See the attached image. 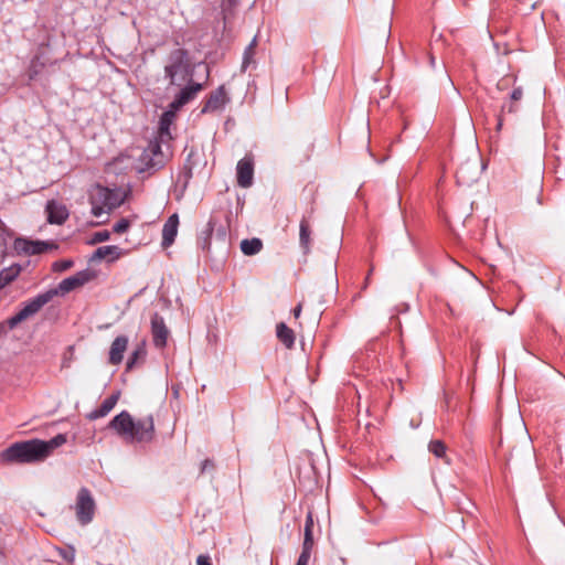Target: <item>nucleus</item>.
<instances>
[{"mask_svg":"<svg viewBox=\"0 0 565 565\" xmlns=\"http://www.w3.org/2000/svg\"><path fill=\"white\" fill-rule=\"evenodd\" d=\"M108 428L130 443L149 444L156 436L152 415L135 420L127 411L117 414L109 422Z\"/></svg>","mask_w":565,"mask_h":565,"instance_id":"obj_1","label":"nucleus"},{"mask_svg":"<svg viewBox=\"0 0 565 565\" xmlns=\"http://www.w3.org/2000/svg\"><path fill=\"white\" fill-rule=\"evenodd\" d=\"M40 439L18 441L0 452V461L4 463H33L43 461Z\"/></svg>","mask_w":565,"mask_h":565,"instance_id":"obj_2","label":"nucleus"},{"mask_svg":"<svg viewBox=\"0 0 565 565\" xmlns=\"http://www.w3.org/2000/svg\"><path fill=\"white\" fill-rule=\"evenodd\" d=\"M89 202L92 205V214L95 217H100L105 213H109L121 204L114 190L97 184L90 194Z\"/></svg>","mask_w":565,"mask_h":565,"instance_id":"obj_3","label":"nucleus"},{"mask_svg":"<svg viewBox=\"0 0 565 565\" xmlns=\"http://www.w3.org/2000/svg\"><path fill=\"white\" fill-rule=\"evenodd\" d=\"M55 297L53 291H44L24 301L22 308L9 318L10 327H18L21 322L36 315L46 303Z\"/></svg>","mask_w":565,"mask_h":565,"instance_id":"obj_4","label":"nucleus"},{"mask_svg":"<svg viewBox=\"0 0 565 565\" xmlns=\"http://www.w3.org/2000/svg\"><path fill=\"white\" fill-rule=\"evenodd\" d=\"M191 64L189 52L185 49H175L168 56V64L164 66V75L170 85H175V78L179 74L188 75Z\"/></svg>","mask_w":565,"mask_h":565,"instance_id":"obj_5","label":"nucleus"},{"mask_svg":"<svg viewBox=\"0 0 565 565\" xmlns=\"http://www.w3.org/2000/svg\"><path fill=\"white\" fill-rule=\"evenodd\" d=\"M95 509L96 504L92 492L85 487L81 488L75 502V512L78 522L82 525L90 523L95 514Z\"/></svg>","mask_w":565,"mask_h":565,"instance_id":"obj_6","label":"nucleus"},{"mask_svg":"<svg viewBox=\"0 0 565 565\" xmlns=\"http://www.w3.org/2000/svg\"><path fill=\"white\" fill-rule=\"evenodd\" d=\"M57 244L46 241H32L25 237H17L13 242V249L18 255H40L51 249H57Z\"/></svg>","mask_w":565,"mask_h":565,"instance_id":"obj_7","label":"nucleus"},{"mask_svg":"<svg viewBox=\"0 0 565 565\" xmlns=\"http://www.w3.org/2000/svg\"><path fill=\"white\" fill-rule=\"evenodd\" d=\"M140 163L143 166L141 171L145 170H158L164 166L166 157L161 150V145L159 141H150L148 147L142 151L140 158Z\"/></svg>","mask_w":565,"mask_h":565,"instance_id":"obj_8","label":"nucleus"},{"mask_svg":"<svg viewBox=\"0 0 565 565\" xmlns=\"http://www.w3.org/2000/svg\"><path fill=\"white\" fill-rule=\"evenodd\" d=\"M95 278L94 271L90 269H84L81 271H77L75 275L67 277L63 279L56 288L49 289L47 291L55 292V296L57 295H65L74 289L84 286L85 284L89 282Z\"/></svg>","mask_w":565,"mask_h":565,"instance_id":"obj_9","label":"nucleus"},{"mask_svg":"<svg viewBox=\"0 0 565 565\" xmlns=\"http://www.w3.org/2000/svg\"><path fill=\"white\" fill-rule=\"evenodd\" d=\"M480 175L479 164L476 160H466L461 162L456 170L457 183L463 186H470Z\"/></svg>","mask_w":565,"mask_h":565,"instance_id":"obj_10","label":"nucleus"},{"mask_svg":"<svg viewBox=\"0 0 565 565\" xmlns=\"http://www.w3.org/2000/svg\"><path fill=\"white\" fill-rule=\"evenodd\" d=\"M227 103H230V97L226 94L225 87L221 85L209 94L201 113L207 114L222 110Z\"/></svg>","mask_w":565,"mask_h":565,"instance_id":"obj_11","label":"nucleus"},{"mask_svg":"<svg viewBox=\"0 0 565 565\" xmlns=\"http://www.w3.org/2000/svg\"><path fill=\"white\" fill-rule=\"evenodd\" d=\"M169 333L163 317L154 312L151 317V334L154 347L163 349L167 345Z\"/></svg>","mask_w":565,"mask_h":565,"instance_id":"obj_12","label":"nucleus"},{"mask_svg":"<svg viewBox=\"0 0 565 565\" xmlns=\"http://www.w3.org/2000/svg\"><path fill=\"white\" fill-rule=\"evenodd\" d=\"M203 89V85L200 83L191 82L185 87H183L180 93L174 97V99L170 104V108L173 110H178L189 102L195 98L196 94Z\"/></svg>","mask_w":565,"mask_h":565,"instance_id":"obj_13","label":"nucleus"},{"mask_svg":"<svg viewBox=\"0 0 565 565\" xmlns=\"http://www.w3.org/2000/svg\"><path fill=\"white\" fill-rule=\"evenodd\" d=\"M237 184L241 188H249L253 184L254 163L252 159L243 158L237 162Z\"/></svg>","mask_w":565,"mask_h":565,"instance_id":"obj_14","label":"nucleus"},{"mask_svg":"<svg viewBox=\"0 0 565 565\" xmlns=\"http://www.w3.org/2000/svg\"><path fill=\"white\" fill-rule=\"evenodd\" d=\"M45 211L47 213V222L50 224H63L68 217V211L65 205L55 201H49L46 203Z\"/></svg>","mask_w":565,"mask_h":565,"instance_id":"obj_15","label":"nucleus"},{"mask_svg":"<svg viewBox=\"0 0 565 565\" xmlns=\"http://www.w3.org/2000/svg\"><path fill=\"white\" fill-rule=\"evenodd\" d=\"M179 226V216L178 214H172L168 217L162 228V247L167 248L174 243L175 236L178 234Z\"/></svg>","mask_w":565,"mask_h":565,"instance_id":"obj_16","label":"nucleus"},{"mask_svg":"<svg viewBox=\"0 0 565 565\" xmlns=\"http://www.w3.org/2000/svg\"><path fill=\"white\" fill-rule=\"evenodd\" d=\"M198 164V152L191 149L186 154L184 163L179 172V181L186 188L191 179L193 178V169Z\"/></svg>","mask_w":565,"mask_h":565,"instance_id":"obj_17","label":"nucleus"},{"mask_svg":"<svg viewBox=\"0 0 565 565\" xmlns=\"http://www.w3.org/2000/svg\"><path fill=\"white\" fill-rule=\"evenodd\" d=\"M120 396V392H115L103 401L100 406L86 415L89 420H96L98 418L107 416L113 408L116 406Z\"/></svg>","mask_w":565,"mask_h":565,"instance_id":"obj_18","label":"nucleus"},{"mask_svg":"<svg viewBox=\"0 0 565 565\" xmlns=\"http://www.w3.org/2000/svg\"><path fill=\"white\" fill-rule=\"evenodd\" d=\"M128 338L126 335H119L115 338L109 350V363L111 365H118L122 362L124 353L128 347Z\"/></svg>","mask_w":565,"mask_h":565,"instance_id":"obj_19","label":"nucleus"},{"mask_svg":"<svg viewBox=\"0 0 565 565\" xmlns=\"http://www.w3.org/2000/svg\"><path fill=\"white\" fill-rule=\"evenodd\" d=\"M311 225L307 216H302L299 224V243L305 254H308L311 247Z\"/></svg>","mask_w":565,"mask_h":565,"instance_id":"obj_20","label":"nucleus"},{"mask_svg":"<svg viewBox=\"0 0 565 565\" xmlns=\"http://www.w3.org/2000/svg\"><path fill=\"white\" fill-rule=\"evenodd\" d=\"M215 225H216L215 218L211 217L209 220V222L206 223L205 228L199 234L196 243H198V246L202 250H207L210 248L211 236H212V234L214 232Z\"/></svg>","mask_w":565,"mask_h":565,"instance_id":"obj_21","label":"nucleus"},{"mask_svg":"<svg viewBox=\"0 0 565 565\" xmlns=\"http://www.w3.org/2000/svg\"><path fill=\"white\" fill-rule=\"evenodd\" d=\"M22 267L19 264H12L11 266L0 270V290L11 284L21 273Z\"/></svg>","mask_w":565,"mask_h":565,"instance_id":"obj_22","label":"nucleus"},{"mask_svg":"<svg viewBox=\"0 0 565 565\" xmlns=\"http://www.w3.org/2000/svg\"><path fill=\"white\" fill-rule=\"evenodd\" d=\"M121 255L120 248L116 245H107L98 247L92 255L90 260H100L107 256H111V259H118Z\"/></svg>","mask_w":565,"mask_h":565,"instance_id":"obj_23","label":"nucleus"},{"mask_svg":"<svg viewBox=\"0 0 565 565\" xmlns=\"http://www.w3.org/2000/svg\"><path fill=\"white\" fill-rule=\"evenodd\" d=\"M66 441H67V438H66L65 434H57L50 440H41L40 439V444L44 445L43 450H42L43 458L46 459L52 454V451L54 449L63 446Z\"/></svg>","mask_w":565,"mask_h":565,"instance_id":"obj_24","label":"nucleus"},{"mask_svg":"<svg viewBox=\"0 0 565 565\" xmlns=\"http://www.w3.org/2000/svg\"><path fill=\"white\" fill-rule=\"evenodd\" d=\"M276 334L279 341L287 348L291 349L295 344V333L294 331L286 326V323L280 322L276 327Z\"/></svg>","mask_w":565,"mask_h":565,"instance_id":"obj_25","label":"nucleus"},{"mask_svg":"<svg viewBox=\"0 0 565 565\" xmlns=\"http://www.w3.org/2000/svg\"><path fill=\"white\" fill-rule=\"evenodd\" d=\"M263 248V242L260 238L253 237L250 239H243L241 242V250L244 255L253 256L258 254Z\"/></svg>","mask_w":565,"mask_h":565,"instance_id":"obj_26","label":"nucleus"},{"mask_svg":"<svg viewBox=\"0 0 565 565\" xmlns=\"http://www.w3.org/2000/svg\"><path fill=\"white\" fill-rule=\"evenodd\" d=\"M147 351H146V344L145 342L138 344L135 350L131 352L130 356L128 358L126 369L127 371H130L134 369V366L140 361L146 358Z\"/></svg>","mask_w":565,"mask_h":565,"instance_id":"obj_27","label":"nucleus"},{"mask_svg":"<svg viewBox=\"0 0 565 565\" xmlns=\"http://www.w3.org/2000/svg\"><path fill=\"white\" fill-rule=\"evenodd\" d=\"M255 47H256V38L252 40V42L246 46L244 54H243V62H242V71H246L247 67L254 63V55H255Z\"/></svg>","mask_w":565,"mask_h":565,"instance_id":"obj_28","label":"nucleus"},{"mask_svg":"<svg viewBox=\"0 0 565 565\" xmlns=\"http://www.w3.org/2000/svg\"><path fill=\"white\" fill-rule=\"evenodd\" d=\"M428 448H429V451L431 454H434L437 458L446 457L447 447L441 440H438V439L431 440L429 443Z\"/></svg>","mask_w":565,"mask_h":565,"instance_id":"obj_29","label":"nucleus"},{"mask_svg":"<svg viewBox=\"0 0 565 565\" xmlns=\"http://www.w3.org/2000/svg\"><path fill=\"white\" fill-rule=\"evenodd\" d=\"M110 238V233L107 230L95 232L92 237L88 239V245H96L102 242H106Z\"/></svg>","mask_w":565,"mask_h":565,"instance_id":"obj_30","label":"nucleus"},{"mask_svg":"<svg viewBox=\"0 0 565 565\" xmlns=\"http://www.w3.org/2000/svg\"><path fill=\"white\" fill-rule=\"evenodd\" d=\"M74 266V262L72 259H60L52 264V270L54 273L65 271Z\"/></svg>","mask_w":565,"mask_h":565,"instance_id":"obj_31","label":"nucleus"},{"mask_svg":"<svg viewBox=\"0 0 565 565\" xmlns=\"http://www.w3.org/2000/svg\"><path fill=\"white\" fill-rule=\"evenodd\" d=\"M57 553L67 563H73L75 559V550L71 546L65 548H57Z\"/></svg>","mask_w":565,"mask_h":565,"instance_id":"obj_32","label":"nucleus"},{"mask_svg":"<svg viewBox=\"0 0 565 565\" xmlns=\"http://www.w3.org/2000/svg\"><path fill=\"white\" fill-rule=\"evenodd\" d=\"M130 227V221L128 218H120L117 223L114 224L113 231L116 234H122L128 231Z\"/></svg>","mask_w":565,"mask_h":565,"instance_id":"obj_33","label":"nucleus"},{"mask_svg":"<svg viewBox=\"0 0 565 565\" xmlns=\"http://www.w3.org/2000/svg\"><path fill=\"white\" fill-rule=\"evenodd\" d=\"M313 546H315L313 532L305 531L301 550L312 552Z\"/></svg>","mask_w":565,"mask_h":565,"instance_id":"obj_34","label":"nucleus"},{"mask_svg":"<svg viewBox=\"0 0 565 565\" xmlns=\"http://www.w3.org/2000/svg\"><path fill=\"white\" fill-rule=\"evenodd\" d=\"M215 469V463L211 459H205L201 463L200 473L203 475L205 472H211Z\"/></svg>","mask_w":565,"mask_h":565,"instance_id":"obj_35","label":"nucleus"},{"mask_svg":"<svg viewBox=\"0 0 565 565\" xmlns=\"http://www.w3.org/2000/svg\"><path fill=\"white\" fill-rule=\"evenodd\" d=\"M311 554H312V552H310V551H302L301 550L296 565H308L309 561H310V557H311Z\"/></svg>","mask_w":565,"mask_h":565,"instance_id":"obj_36","label":"nucleus"},{"mask_svg":"<svg viewBox=\"0 0 565 565\" xmlns=\"http://www.w3.org/2000/svg\"><path fill=\"white\" fill-rule=\"evenodd\" d=\"M519 107L515 102L509 100L502 105V113L512 114L518 111Z\"/></svg>","mask_w":565,"mask_h":565,"instance_id":"obj_37","label":"nucleus"},{"mask_svg":"<svg viewBox=\"0 0 565 565\" xmlns=\"http://www.w3.org/2000/svg\"><path fill=\"white\" fill-rule=\"evenodd\" d=\"M522 97L523 89L521 87H515L510 95V100L518 103L522 99Z\"/></svg>","mask_w":565,"mask_h":565,"instance_id":"obj_38","label":"nucleus"},{"mask_svg":"<svg viewBox=\"0 0 565 565\" xmlns=\"http://www.w3.org/2000/svg\"><path fill=\"white\" fill-rule=\"evenodd\" d=\"M305 531L313 532V516L312 512H308L305 521Z\"/></svg>","mask_w":565,"mask_h":565,"instance_id":"obj_39","label":"nucleus"},{"mask_svg":"<svg viewBox=\"0 0 565 565\" xmlns=\"http://www.w3.org/2000/svg\"><path fill=\"white\" fill-rule=\"evenodd\" d=\"M15 327H10L9 318L0 323V337H3L8 333L9 330H13Z\"/></svg>","mask_w":565,"mask_h":565,"instance_id":"obj_40","label":"nucleus"},{"mask_svg":"<svg viewBox=\"0 0 565 565\" xmlns=\"http://www.w3.org/2000/svg\"><path fill=\"white\" fill-rule=\"evenodd\" d=\"M196 565H213L209 555L201 554L196 558Z\"/></svg>","mask_w":565,"mask_h":565,"instance_id":"obj_41","label":"nucleus"},{"mask_svg":"<svg viewBox=\"0 0 565 565\" xmlns=\"http://www.w3.org/2000/svg\"><path fill=\"white\" fill-rule=\"evenodd\" d=\"M301 309H302L301 303H299V305L294 309V316H295L296 318H299V317H300Z\"/></svg>","mask_w":565,"mask_h":565,"instance_id":"obj_42","label":"nucleus"},{"mask_svg":"<svg viewBox=\"0 0 565 565\" xmlns=\"http://www.w3.org/2000/svg\"><path fill=\"white\" fill-rule=\"evenodd\" d=\"M372 274V268L370 269L367 276L365 277V284H364V288H366L367 284H369V280H370V276Z\"/></svg>","mask_w":565,"mask_h":565,"instance_id":"obj_43","label":"nucleus"},{"mask_svg":"<svg viewBox=\"0 0 565 565\" xmlns=\"http://www.w3.org/2000/svg\"><path fill=\"white\" fill-rule=\"evenodd\" d=\"M501 127H502V118H501V116H499L498 124H497V130H500Z\"/></svg>","mask_w":565,"mask_h":565,"instance_id":"obj_44","label":"nucleus"},{"mask_svg":"<svg viewBox=\"0 0 565 565\" xmlns=\"http://www.w3.org/2000/svg\"><path fill=\"white\" fill-rule=\"evenodd\" d=\"M238 0H227L230 6H236Z\"/></svg>","mask_w":565,"mask_h":565,"instance_id":"obj_45","label":"nucleus"},{"mask_svg":"<svg viewBox=\"0 0 565 565\" xmlns=\"http://www.w3.org/2000/svg\"><path fill=\"white\" fill-rule=\"evenodd\" d=\"M36 71H34L33 73L30 74V78L32 79L34 77V75H36Z\"/></svg>","mask_w":565,"mask_h":565,"instance_id":"obj_46","label":"nucleus"}]
</instances>
